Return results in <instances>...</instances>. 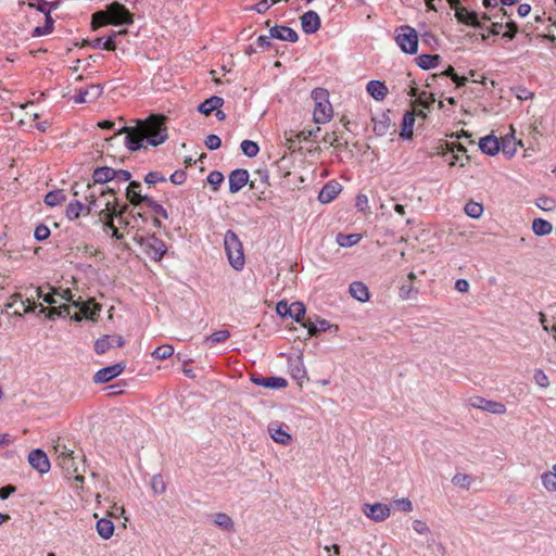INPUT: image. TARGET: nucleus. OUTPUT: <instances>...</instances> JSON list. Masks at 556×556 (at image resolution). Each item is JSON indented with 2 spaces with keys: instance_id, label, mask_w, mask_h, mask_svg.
I'll list each match as a JSON object with an SVG mask.
<instances>
[{
  "instance_id": "60",
  "label": "nucleus",
  "mask_w": 556,
  "mask_h": 556,
  "mask_svg": "<svg viewBox=\"0 0 556 556\" xmlns=\"http://www.w3.org/2000/svg\"><path fill=\"white\" fill-rule=\"evenodd\" d=\"M204 143L208 150L214 151V150H217L222 146V140L217 135L212 134L205 138Z\"/></svg>"
},
{
  "instance_id": "32",
  "label": "nucleus",
  "mask_w": 556,
  "mask_h": 556,
  "mask_svg": "<svg viewBox=\"0 0 556 556\" xmlns=\"http://www.w3.org/2000/svg\"><path fill=\"white\" fill-rule=\"evenodd\" d=\"M415 123V114L413 112H406L402 121V129L400 136L403 139H410L413 137V129Z\"/></svg>"
},
{
  "instance_id": "22",
  "label": "nucleus",
  "mask_w": 556,
  "mask_h": 556,
  "mask_svg": "<svg viewBox=\"0 0 556 556\" xmlns=\"http://www.w3.org/2000/svg\"><path fill=\"white\" fill-rule=\"evenodd\" d=\"M392 125L389 116V111L381 113L379 116L372 118V129L377 136H384Z\"/></svg>"
},
{
  "instance_id": "57",
  "label": "nucleus",
  "mask_w": 556,
  "mask_h": 556,
  "mask_svg": "<svg viewBox=\"0 0 556 556\" xmlns=\"http://www.w3.org/2000/svg\"><path fill=\"white\" fill-rule=\"evenodd\" d=\"M533 379L541 388H547L549 386V379L542 369H536L534 371Z\"/></svg>"
},
{
  "instance_id": "33",
  "label": "nucleus",
  "mask_w": 556,
  "mask_h": 556,
  "mask_svg": "<svg viewBox=\"0 0 556 556\" xmlns=\"http://www.w3.org/2000/svg\"><path fill=\"white\" fill-rule=\"evenodd\" d=\"M500 146L503 153L511 157L517 151V146H521V141H516L514 135L511 134L502 138Z\"/></svg>"
},
{
  "instance_id": "27",
  "label": "nucleus",
  "mask_w": 556,
  "mask_h": 556,
  "mask_svg": "<svg viewBox=\"0 0 556 556\" xmlns=\"http://www.w3.org/2000/svg\"><path fill=\"white\" fill-rule=\"evenodd\" d=\"M479 147L488 155H495L501 150L500 141L492 135L481 138Z\"/></svg>"
},
{
  "instance_id": "8",
  "label": "nucleus",
  "mask_w": 556,
  "mask_h": 556,
  "mask_svg": "<svg viewBox=\"0 0 556 556\" xmlns=\"http://www.w3.org/2000/svg\"><path fill=\"white\" fill-rule=\"evenodd\" d=\"M395 42L407 54H415L418 50V34L409 25H402L395 29Z\"/></svg>"
},
{
  "instance_id": "39",
  "label": "nucleus",
  "mask_w": 556,
  "mask_h": 556,
  "mask_svg": "<svg viewBox=\"0 0 556 556\" xmlns=\"http://www.w3.org/2000/svg\"><path fill=\"white\" fill-rule=\"evenodd\" d=\"M418 294V288H416L412 282L403 283L399 288V296L404 301L417 299Z\"/></svg>"
},
{
  "instance_id": "40",
  "label": "nucleus",
  "mask_w": 556,
  "mask_h": 556,
  "mask_svg": "<svg viewBox=\"0 0 556 556\" xmlns=\"http://www.w3.org/2000/svg\"><path fill=\"white\" fill-rule=\"evenodd\" d=\"M362 239V236L358 233H351V235H344V233H338L336 237L337 243L342 248H351L355 244H357Z\"/></svg>"
},
{
  "instance_id": "7",
  "label": "nucleus",
  "mask_w": 556,
  "mask_h": 556,
  "mask_svg": "<svg viewBox=\"0 0 556 556\" xmlns=\"http://www.w3.org/2000/svg\"><path fill=\"white\" fill-rule=\"evenodd\" d=\"M27 4L28 8L36 9L38 12L45 15V24L42 26H37L33 30V37H40L48 35L53 29V20L50 15L51 8L50 3L45 0H22L18 1V5L23 8Z\"/></svg>"
},
{
  "instance_id": "43",
  "label": "nucleus",
  "mask_w": 556,
  "mask_h": 556,
  "mask_svg": "<svg viewBox=\"0 0 556 556\" xmlns=\"http://www.w3.org/2000/svg\"><path fill=\"white\" fill-rule=\"evenodd\" d=\"M307 328L311 336H316L319 332L326 331L330 328V324L326 319H320L316 324L308 320L303 324Z\"/></svg>"
},
{
  "instance_id": "5",
  "label": "nucleus",
  "mask_w": 556,
  "mask_h": 556,
  "mask_svg": "<svg viewBox=\"0 0 556 556\" xmlns=\"http://www.w3.org/2000/svg\"><path fill=\"white\" fill-rule=\"evenodd\" d=\"M224 248L232 268L236 270L243 269L245 264L243 247L235 231H226L224 236Z\"/></svg>"
},
{
  "instance_id": "59",
  "label": "nucleus",
  "mask_w": 556,
  "mask_h": 556,
  "mask_svg": "<svg viewBox=\"0 0 556 556\" xmlns=\"http://www.w3.org/2000/svg\"><path fill=\"white\" fill-rule=\"evenodd\" d=\"M151 485L155 494H163L166 490L165 483L160 475L152 477Z\"/></svg>"
},
{
  "instance_id": "23",
  "label": "nucleus",
  "mask_w": 556,
  "mask_h": 556,
  "mask_svg": "<svg viewBox=\"0 0 556 556\" xmlns=\"http://www.w3.org/2000/svg\"><path fill=\"white\" fill-rule=\"evenodd\" d=\"M93 186L104 185L114 180V168L109 166H100L94 168L92 173Z\"/></svg>"
},
{
  "instance_id": "61",
  "label": "nucleus",
  "mask_w": 556,
  "mask_h": 556,
  "mask_svg": "<svg viewBox=\"0 0 556 556\" xmlns=\"http://www.w3.org/2000/svg\"><path fill=\"white\" fill-rule=\"evenodd\" d=\"M49 236L50 229L46 225L40 224L35 228L34 237L37 241L46 240Z\"/></svg>"
},
{
  "instance_id": "48",
  "label": "nucleus",
  "mask_w": 556,
  "mask_h": 556,
  "mask_svg": "<svg viewBox=\"0 0 556 556\" xmlns=\"http://www.w3.org/2000/svg\"><path fill=\"white\" fill-rule=\"evenodd\" d=\"M148 207H150L152 210V212L156 215V216H161L163 217L164 219H167L168 218V214H167V211L163 207V205L159 204L156 201H154L152 198L148 197L147 199H144V202H143Z\"/></svg>"
},
{
  "instance_id": "52",
  "label": "nucleus",
  "mask_w": 556,
  "mask_h": 556,
  "mask_svg": "<svg viewBox=\"0 0 556 556\" xmlns=\"http://www.w3.org/2000/svg\"><path fill=\"white\" fill-rule=\"evenodd\" d=\"M536 206L544 212H554L556 210V201L551 197H541L536 200Z\"/></svg>"
},
{
  "instance_id": "29",
  "label": "nucleus",
  "mask_w": 556,
  "mask_h": 556,
  "mask_svg": "<svg viewBox=\"0 0 556 556\" xmlns=\"http://www.w3.org/2000/svg\"><path fill=\"white\" fill-rule=\"evenodd\" d=\"M224 104V99L218 96H212L199 105V112L204 115H210L215 110L219 109Z\"/></svg>"
},
{
  "instance_id": "30",
  "label": "nucleus",
  "mask_w": 556,
  "mask_h": 556,
  "mask_svg": "<svg viewBox=\"0 0 556 556\" xmlns=\"http://www.w3.org/2000/svg\"><path fill=\"white\" fill-rule=\"evenodd\" d=\"M257 386H262L270 389H281L287 386V381L283 378L278 377H262L252 379Z\"/></svg>"
},
{
  "instance_id": "34",
  "label": "nucleus",
  "mask_w": 556,
  "mask_h": 556,
  "mask_svg": "<svg viewBox=\"0 0 556 556\" xmlns=\"http://www.w3.org/2000/svg\"><path fill=\"white\" fill-rule=\"evenodd\" d=\"M416 92L417 90L415 88L410 89V94L413 97H416V103L420 105L422 109L429 110L435 102L434 96L432 93L421 91L419 94H417Z\"/></svg>"
},
{
  "instance_id": "10",
  "label": "nucleus",
  "mask_w": 556,
  "mask_h": 556,
  "mask_svg": "<svg viewBox=\"0 0 556 556\" xmlns=\"http://www.w3.org/2000/svg\"><path fill=\"white\" fill-rule=\"evenodd\" d=\"M363 514L375 522H382L391 515V508L383 503H365L362 506Z\"/></svg>"
},
{
  "instance_id": "21",
  "label": "nucleus",
  "mask_w": 556,
  "mask_h": 556,
  "mask_svg": "<svg viewBox=\"0 0 556 556\" xmlns=\"http://www.w3.org/2000/svg\"><path fill=\"white\" fill-rule=\"evenodd\" d=\"M270 37L280 40L295 42L299 39L298 33L288 26H274L270 28Z\"/></svg>"
},
{
  "instance_id": "53",
  "label": "nucleus",
  "mask_w": 556,
  "mask_h": 556,
  "mask_svg": "<svg viewBox=\"0 0 556 556\" xmlns=\"http://www.w3.org/2000/svg\"><path fill=\"white\" fill-rule=\"evenodd\" d=\"M229 337L230 332L228 330H217L211 336L206 337L205 341L210 342L211 344H217L225 342L227 339H229Z\"/></svg>"
},
{
  "instance_id": "25",
  "label": "nucleus",
  "mask_w": 556,
  "mask_h": 556,
  "mask_svg": "<svg viewBox=\"0 0 556 556\" xmlns=\"http://www.w3.org/2000/svg\"><path fill=\"white\" fill-rule=\"evenodd\" d=\"M126 197L129 200V202L134 205H139L144 202V199L148 198V195L141 194V184L139 181H130L127 190H126Z\"/></svg>"
},
{
  "instance_id": "9",
  "label": "nucleus",
  "mask_w": 556,
  "mask_h": 556,
  "mask_svg": "<svg viewBox=\"0 0 556 556\" xmlns=\"http://www.w3.org/2000/svg\"><path fill=\"white\" fill-rule=\"evenodd\" d=\"M468 404L473 408H478L494 415H504L507 410L505 404H503L502 402L488 400L482 396L470 397L468 400Z\"/></svg>"
},
{
  "instance_id": "3",
  "label": "nucleus",
  "mask_w": 556,
  "mask_h": 556,
  "mask_svg": "<svg viewBox=\"0 0 556 556\" xmlns=\"http://www.w3.org/2000/svg\"><path fill=\"white\" fill-rule=\"evenodd\" d=\"M79 301V305L76 307L78 311H75L72 313V306L70 304H60L59 306H52L50 308L45 307L43 305H40V313L46 314L47 317L50 320H55L59 317L66 318L70 317L71 319H75L77 321H80L83 317L85 318H93L94 315L100 311L99 305L93 303V300H89L88 302L81 301V298L79 296L77 299Z\"/></svg>"
},
{
  "instance_id": "6",
  "label": "nucleus",
  "mask_w": 556,
  "mask_h": 556,
  "mask_svg": "<svg viewBox=\"0 0 556 556\" xmlns=\"http://www.w3.org/2000/svg\"><path fill=\"white\" fill-rule=\"evenodd\" d=\"M312 99L315 102L313 119L316 124H325L332 118L333 110L329 102V93L324 88H315L312 91Z\"/></svg>"
},
{
  "instance_id": "35",
  "label": "nucleus",
  "mask_w": 556,
  "mask_h": 556,
  "mask_svg": "<svg viewBox=\"0 0 556 556\" xmlns=\"http://www.w3.org/2000/svg\"><path fill=\"white\" fill-rule=\"evenodd\" d=\"M541 481L546 491L556 492V464L553 465L552 470L542 473Z\"/></svg>"
},
{
  "instance_id": "36",
  "label": "nucleus",
  "mask_w": 556,
  "mask_h": 556,
  "mask_svg": "<svg viewBox=\"0 0 556 556\" xmlns=\"http://www.w3.org/2000/svg\"><path fill=\"white\" fill-rule=\"evenodd\" d=\"M440 55L421 54L416 59L417 65L422 70H431L439 65Z\"/></svg>"
},
{
  "instance_id": "37",
  "label": "nucleus",
  "mask_w": 556,
  "mask_h": 556,
  "mask_svg": "<svg viewBox=\"0 0 556 556\" xmlns=\"http://www.w3.org/2000/svg\"><path fill=\"white\" fill-rule=\"evenodd\" d=\"M532 231L536 236H546L553 231V225L543 218H534L532 222Z\"/></svg>"
},
{
  "instance_id": "15",
  "label": "nucleus",
  "mask_w": 556,
  "mask_h": 556,
  "mask_svg": "<svg viewBox=\"0 0 556 556\" xmlns=\"http://www.w3.org/2000/svg\"><path fill=\"white\" fill-rule=\"evenodd\" d=\"M126 33V29L114 31L106 38L105 41L102 38L97 37L88 41V45L93 49L102 48L108 51H114L116 49V38L121 35H125Z\"/></svg>"
},
{
  "instance_id": "45",
  "label": "nucleus",
  "mask_w": 556,
  "mask_h": 556,
  "mask_svg": "<svg viewBox=\"0 0 556 556\" xmlns=\"http://www.w3.org/2000/svg\"><path fill=\"white\" fill-rule=\"evenodd\" d=\"M241 151L248 157H254L257 155L260 148L258 144L252 140H243L240 144Z\"/></svg>"
},
{
  "instance_id": "46",
  "label": "nucleus",
  "mask_w": 556,
  "mask_h": 556,
  "mask_svg": "<svg viewBox=\"0 0 556 556\" xmlns=\"http://www.w3.org/2000/svg\"><path fill=\"white\" fill-rule=\"evenodd\" d=\"M465 213L471 218H479L483 213L482 204L469 201L464 207Z\"/></svg>"
},
{
  "instance_id": "19",
  "label": "nucleus",
  "mask_w": 556,
  "mask_h": 556,
  "mask_svg": "<svg viewBox=\"0 0 556 556\" xmlns=\"http://www.w3.org/2000/svg\"><path fill=\"white\" fill-rule=\"evenodd\" d=\"M341 191V186L337 181H329L327 182L318 194V200L320 203H330L332 200L337 198V195Z\"/></svg>"
},
{
  "instance_id": "47",
  "label": "nucleus",
  "mask_w": 556,
  "mask_h": 556,
  "mask_svg": "<svg viewBox=\"0 0 556 556\" xmlns=\"http://www.w3.org/2000/svg\"><path fill=\"white\" fill-rule=\"evenodd\" d=\"M173 354L174 346L172 344H162L152 352V356L156 359H166Z\"/></svg>"
},
{
  "instance_id": "56",
  "label": "nucleus",
  "mask_w": 556,
  "mask_h": 556,
  "mask_svg": "<svg viewBox=\"0 0 556 556\" xmlns=\"http://www.w3.org/2000/svg\"><path fill=\"white\" fill-rule=\"evenodd\" d=\"M103 224L104 229H109L112 232V237L116 240H122L124 235L118 231V228L114 225V217L109 218L108 220L101 222Z\"/></svg>"
},
{
  "instance_id": "54",
  "label": "nucleus",
  "mask_w": 556,
  "mask_h": 556,
  "mask_svg": "<svg viewBox=\"0 0 556 556\" xmlns=\"http://www.w3.org/2000/svg\"><path fill=\"white\" fill-rule=\"evenodd\" d=\"M111 348H113V344L111 342L110 336L100 338L94 343V350L98 354H104Z\"/></svg>"
},
{
  "instance_id": "14",
  "label": "nucleus",
  "mask_w": 556,
  "mask_h": 556,
  "mask_svg": "<svg viewBox=\"0 0 556 556\" xmlns=\"http://www.w3.org/2000/svg\"><path fill=\"white\" fill-rule=\"evenodd\" d=\"M249 180V172L243 168H237L229 174L228 184L231 193L239 192Z\"/></svg>"
},
{
  "instance_id": "11",
  "label": "nucleus",
  "mask_w": 556,
  "mask_h": 556,
  "mask_svg": "<svg viewBox=\"0 0 556 556\" xmlns=\"http://www.w3.org/2000/svg\"><path fill=\"white\" fill-rule=\"evenodd\" d=\"M268 433L270 438L278 444L290 445L292 443V435L288 432V426L281 422H270L268 425Z\"/></svg>"
},
{
  "instance_id": "64",
  "label": "nucleus",
  "mask_w": 556,
  "mask_h": 556,
  "mask_svg": "<svg viewBox=\"0 0 556 556\" xmlns=\"http://www.w3.org/2000/svg\"><path fill=\"white\" fill-rule=\"evenodd\" d=\"M412 526H413L414 531L417 532L418 534H427L430 532L429 527L422 520L416 519L413 521Z\"/></svg>"
},
{
  "instance_id": "26",
  "label": "nucleus",
  "mask_w": 556,
  "mask_h": 556,
  "mask_svg": "<svg viewBox=\"0 0 556 556\" xmlns=\"http://www.w3.org/2000/svg\"><path fill=\"white\" fill-rule=\"evenodd\" d=\"M20 302L21 306L23 308V312L25 314L33 313L37 307L40 308L41 304H36L35 302H31L29 299L23 300V296L21 293H14L10 296L9 302L7 304V307L12 308L14 305Z\"/></svg>"
},
{
  "instance_id": "24",
  "label": "nucleus",
  "mask_w": 556,
  "mask_h": 556,
  "mask_svg": "<svg viewBox=\"0 0 556 556\" xmlns=\"http://www.w3.org/2000/svg\"><path fill=\"white\" fill-rule=\"evenodd\" d=\"M166 251H167V249H166L165 243L155 237H152L150 242L147 245V253L154 261L162 260L163 256L165 255Z\"/></svg>"
},
{
  "instance_id": "20",
  "label": "nucleus",
  "mask_w": 556,
  "mask_h": 556,
  "mask_svg": "<svg viewBox=\"0 0 556 556\" xmlns=\"http://www.w3.org/2000/svg\"><path fill=\"white\" fill-rule=\"evenodd\" d=\"M366 91L376 100L383 101L389 93L387 85L381 80H370L366 85Z\"/></svg>"
},
{
  "instance_id": "50",
  "label": "nucleus",
  "mask_w": 556,
  "mask_h": 556,
  "mask_svg": "<svg viewBox=\"0 0 556 556\" xmlns=\"http://www.w3.org/2000/svg\"><path fill=\"white\" fill-rule=\"evenodd\" d=\"M305 306L301 302H294L291 304L289 316L293 318L296 323H301L305 316Z\"/></svg>"
},
{
  "instance_id": "2",
  "label": "nucleus",
  "mask_w": 556,
  "mask_h": 556,
  "mask_svg": "<svg viewBox=\"0 0 556 556\" xmlns=\"http://www.w3.org/2000/svg\"><path fill=\"white\" fill-rule=\"evenodd\" d=\"M88 193L85 195L86 214L92 212L98 214L99 222L108 220L111 217H119L127 210V205L119 206L116 198V192L112 188L100 187L97 188L92 185L87 186Z\"/></svg>"
},
{
  "instance_id": "49",
  "label": "nucleus",
  "mask_w": 556,
  "mask_h": 556,
  "mask_svg": "<svg viewBox=\"0 0 556 556\" xmlns=\"http://www.w3.org/2000/svg\"><path fill=\"white\" fill-rule=\"evenodd\" d=\"M52 290H53V294H56V296H60L61 300L71 302L72 308L77 307L79 305V301L74 300V294L72 293V291L68 288H66V289L52 288Z\"/></svg>"
},
{
  "instance_id": "38",
  "label": "nucleus",
  "mask_w": 556,
  "mask_h": 556,
  "mask_svg": "<svg viewBox=\"0 0 556 556\" xmlns=\"http://www.w3.org/2000/svg\"><path fill=\"white\" fill-rule=\"evenodd\" d=\"M84 212L86 213V204H83L80 201L75 200L68 203L65 215L70 220H75Z\"/></svg>"
},
{
  "instance_id": "1",
  "label": "nucleus",
  "mask_w": 556,
  "mask_h": 556,
  "mask_svg": "<svg viewBox=\"0 0 556 556\" xmlns=\"http://www.w3.org/2000/svg\"><path fill=\"white\" fill-rule=\"evenodd\" d=\"M122 132H126L125 146L130 151L140 150L144 142L157 147L168 137L165 117L162 115H151L144 121H138L137 127H123L116 135Z\"/></svg>"
},
{
  "instance_id": "31",
  "label": "nucleus",
  "mask_w": 556,
  "mask_h": 556,
  "mask_svg": "<svg viewBox=\"0 0 556 556\" xmlns=\"http://www.w3.org/2000/svg\"><path fill=\"white\" fill-rule=\"evenodd\" d=\"M96 530L102 539L109 540L114 533V525L111 519L101 518L96 523Z\"/></svg>"
},
{
  "instance_id": "44",
  "label": "nucleus",
  "mask_w": 556,
  "mask_h": 556,
  "mask_svg": "<svg viewBox=\"0 0 556 556\" xmlns=\"http://www.w3.org/2000/svg\"><path fill=\"white\" fill-rule=\"evenodd\" d=\"M54 451L56 454H59V458H62L61 465L62 466H70V462L73 459V451L67 448L64 444H56L54 446Z\"/></svg>"
},
{
  "instance_id": "55",
  "label": "nucleus",
  "mask_w": 556,
  "mask_h": 556,
  "mask_svg": "<svg viewBox=\"0 0 556 556\" xmlns=\"http://www.w3.org/2000/svg\"><path fill=\"white\" fill-rule=\"evenodd\" d=\"M223 181L224 175L218 170H213L207 176V182L213 187V190H217Z\"/></svg>"
},
{
  "instance_id": "13",
  "label": "nucleus",
  "mask_w": 556,
  "mask_h": 556,
  "mask_svg": "<svg viewBox=\"0 0 556 556\" xmlns=\"http://www.w3.org/2000/svg\"><path fill=\"white\" fill-rule=\"evenodd\" d=\"M125 369V365L116 363L98 370L93 377L96 383H105L119 376Z\"/></svg>"
},
{
  "instance_id": "63",
  "label": "nucleus",
  "mask_w": 556,
  "mask_h": 556,
  "mask_svg": "<svg viewBox=\"0 0 556 556\" xmlns=\"http://www.w3.org/2000/svg\"><path fill=\"white\" fill-rule=\"evenodd\" d=\"M395 505L403 511L409 513L413 510V503L409 498L403 497L394 501Z\"/></svg>"
},
{
  "instance_id": "42",
  "label": "nucleus",
  "mask_w": 556,
  "mask_h": 556,
  "mask_svg": "<svg viewBox=\"0 0 556 556\" xmlns=\"http://www.w3.org/2000/svg\"><path fill=\"white\" fill-rule=\"evenodd\" d=\"M213 521L216 526L224 530L232 531L235 523L230 516L225 513H216L213 516Z\"/></svg>"
},
{
  "instance_id": "51",
  "label": "nucleus",
  "mask_w": 556,
  "mask_h": 556,
  "mask_svg": "<svg viewBox=\"0 0 556 556\" xmlns=\"http://www.w3.org/2000/svg\"><path fill=\"white\" fill-rule=\"evenodd\" d=\"M472 479L466 473H456L452 478V483L462 489L468 490L471 486Z\"/></svg>"
},
{
  "instance_id": "18",
  "label": "nucleus",
  "mask_w": 556,
  "mask_h": 556,
  "mask_svg": "<svg viewBox=\"0 0 556 556\" xmlns=\"http://www.w3.org/2000/svg\"><path fill=\"white\" fill-rule=\"evenodd\" d=\"M455 9V16L458 20V22L470 25L472 27H480V20L479 15L475 11H468L466 8L463 7H456Z\"/></svg>"
},
{
  "instance_id": "17",
  "label": "nucleus",
  "mask_w": 556,
  "mask_h": 556,
  "mask_svg": "<svg viewBox=\"0 0 556 556\" xmlns=\"http://www.w3.org/2000/svg\"><path fill=\"white\" fill-rule=\"evenodd\" d=\"M102 93V87L100 85H90L86 89H79L77 94L74 97L75 103H86L97 100Z\"/></svg>"
},
{
  "instance_id": "58",
  "label": "nucleus",
  "mask_w": 556,
  "mask_h": 556,
  "mask_svg": "<svg viewBox=\"0 0 556 556\" xmlns=\"http://www.w3.org/2000/svg\"><path fill=\"white\" fill-rule=\"evenodd\" d=\"M164 181H166V178L160 172H149L144 177V182L148 185H155Z\"/></svg>"
},
{
  "instance_id": "12",
  "label": "nucleus",
  "mask_w": 556,
  "mask_h": 556,
  "mask_svg": "<svg viewBox=\"0 0 556 556\" xmlns=\"http://www.w3.org/2000/svg\"><path fill=\"white\" fill-rule=\"evenodd\" d=\"M28 463L39 473H47L51 467L47 454L40 448L33 450L28 454Z\"/></svg>"
},
{
  "instance_id": "4",
  "label": "nucleus",
  "mask_w": 556,
  "mask_h": 556,
  "mask_svg": "<svg viewBox=\"0 0 556 556\" xmlns=\"http://www.w3.org/2000/svg\"><path fill=\"white\" fill-rule=\"evenodd\" d=\"M132 22L134 16L124 4L114 1L104 10L92 14L91 27L97 29L105 25H130Z\"/></svg>"
},
{
  "instance_id": "28",
  "label": "nucleus",
  "mask_w": 556,
  "mask_h": 556,
  "mask_svg": "<svg viewBox=\"0 0 556 556\" xmlns=\"http://www.w3.org/2000/svg\"><path fill=\"white\" fill-rule=\"evenodd\" d=\"M349 291L351 295L359 302L369 301L370 294L367 286L362 281H354L350 285Z\"/></svg>"
},
{
  "instance_id": "62",
  "label": "nucleus",
  "mask_w": 556,
  "mask_h": 556,
  "mask_svg": "<svg viewBox=\"0 0 556 556\" xmlns=\"http://www.w3.org/2000/svg\"><path fill=\"white\" fill-rule=\"evenodd\" d=\"M507 15H502L500 13V17L497 18H493L492 22V25L490 27V34L491 35H498L503 28V25H504V18L506 17Z\"/></svg>"
},
{
  "instance_id": "41",
  "label": "nucleus",
  "mask_w": 556,
  "mask_h": 556,
  "mask_svg": "<svg viewBox=\"0 0 556 556\" xmlns=\"http://www.w3.org/2000/svg\"><path fill=\"white\" fill-rule=\"evenodd\" d=\"M66 201V195L63 190H53L46 194L45 203L48 206H58Z\"/></svg>"
},
{
  "instance_id": "16",
  "label": "nucleus",
  "mask_w": 556,
  "mask_h": 556,
  "mask_svg": "<svg viewBox=\"0 0 556 556\" xmlns=\"http://www.w3.org/2000/svg\"><path fill=\"white\" fill-rule=\"evenodd\" d=\"M301 27L305 34H315L320 28V18L315 11H307L301 16Z\"/></svg>"
}]
</instances>
